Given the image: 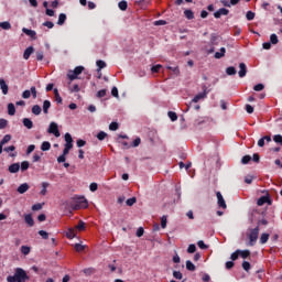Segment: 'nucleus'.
Masks as SVG:
<instances>
[{"mask_svg":"<svg viewBox=\"0 0 282 282\" xmlns=\"http://www.w3.org/2000/svg\"><path fill=\"white\" fill-rule=\"evenodd\" d=\"M7 281L8 282H25V281H30V276L28 275L25 270H23L22 268H17L14 275H9L7 278Z\"/></svg>","mask_w":282,"mask_h":282,"instance_id":"f257e3e1","label":"nucleus"},{"mask_svg":"<svg viewBox=\"0 0 282 282\" xmlns=\"http://www.w3.org/2000/svg\"><path fill=\"white\" fill-rule=\"evenodd\" d=\"M258 239H259V227H256L254 229H251L249 234V246H254Z\"/></svg>","mask_w":282,"mask_h":282,"instance_id":"f03ea898","label":"nucleus"},{"mask_svg":"<svg viewBox=\"0 0 282 282\" xmlns=\"http://www.w3.org/2000/svg\"><path fill=\"white\" fill-rule=\"evenodd\" d=\"M87 206H88L87 198H85L84 196H80L77 198L76 205L73 207V210H78L79 208H87Z\"/></svg>","mask_w":282,"mask_h":282,"instance_id":"7ed1b4c3","label":"nucleus"},{"mask_svg":"<svg viewBox=\"0 0 282 282\" xmlns=\"http://www.w3.org/2000/svg\"><path fill=\"white\" fill-rule=\"evenodd\" d=\"M47 133H53V135H55V138H61V131H58V123L51 122L50 127L47 129Z\"/></svg>","mask_w":282,"mask_h":282,"instance_id":"20e7f679","label":"nucleus"},{"mask_svg":"<svg viewBox=\"0 0 282 282\" xmlns=\"http://www.w3.org/2000/svg\"><path fill=\"white\" fill-rule=\"evenodd\" d=\"M216 197H217V204L219 208H223V210H226L228 208V205H226V199H224V195H221V192H217Z\"/></svg>","mask_w":282,"mask_h":282,"instance_id":"39448f33","label":"nucleus"},{"mask_svg":"<svg viewBox=\"0 0 282 282\" xmlns=\"http://www.w3.org/2000/svg\"><path fill=\"white\" fill-rule=\"evenodd\" d=\"M230 11L226 8H220L218 11L214 13L215 19H221V17H228Z\"/></svg>","mask_w":282,"mask_h":282,"instance_id":"423d86ee","label":"nucleus"},{"mask_svg":"<svg viewBox=\"0 0 282 282\" xmlns=\"http://www.w3.org/2000/svg\"><path fill=\"white\" fill-rule=\"evenodd\" d=\"M239 69H240L238 72L239 78H246V75L248 74V67L246 66V63H240Z\"/></svg>","mask_w":282,"mask_h":282,"instance_id":"0eeeda50","label":"nucleus"},{"mask_svg":"<svg viewBox=\"0 0 282 282\" xmlns=\"http://www.w3.org/2000/svg\"><path fill=\"white\" fill-rule=\"evenodd\" d=\"M17 191L20 195H23L24 193H28V191H30V185L28 183H23L18 187Z\"/></svg>","mask_w":282,"mask_h":282,"instance_id":"6e6552de","label":"nucleus"},{"mask_svg":"<svg viewBox=\"0 0 282 282\" xmlns=\"http://www.w3.org/2000/svg\"><path fill=\"white\" fill-rule=\"evenodd\" d=\"M221 41V37L215 33L210 35V45H219V42Z\"/></svg>","mask_w":282,"mask_h":282,"instance_id":"1a4fd4ad","label":"nucleus"},{"mask_svg":"<svg viewBox=\"0 0 282 282\" xmlns=\"http://www.w3.org/2000/svg\"><path fill=\"white\" fill-rule=\"evenodd\" d=\"M32 54H34V46H29L23 53L24 61H28Z\"/></svg>","mask_w":282,"mask_h":282,"instance_id":"9d476101","label":"nucleus"},{"mask_svg":"<svg viewBox=\"0 0 282 282\" xmlns=\"http://www.w3.org/2000/svg\"><path fill=\"white\" fill-rule=\"evenodd\" d=\"M22 32L26 34V36H30L31 39L36 40V31L23 28Z\"/></svg>","mask_w":282,"mask_h":282,"instance_id":"9b49d317","label":"nucleus"},{"mask_svg":"<svg viewBox=\"0 0 282 282\" xmlns=\"http://www.w3.org/2000/svg\"><path fill=\"white\" fill-rule=\"evenodd\" d=\"M0 89L3 94V96H8V84L6 83V79H0Z\"/></svg>","mask_w":282,"mask_h":282,"instance_id":"f8f14e48","label":"nucleus"},{"mask_svg":"<svg viewBox=\"0 0 282 282\" xmlns=\"http://www.w3.org/2000/svg\"><path fill=\"white\" fill-rule=\"evenodd\" d=\"M20 170H21V164L19 163H13L9 166V172L11 173H19Z\"/></svg>","mask_w":282,"mask_h":282,"instance_id":"ddd939ff","label":"nucleus"},{"mask_svg":"<svg viewBox=\"0 0 282 282\" xmlns=\"http://www.w3.org/2000/svg\"><path fill=\"white\" fill-rule=\"evenodd\" d=\"M22 124H23L26 129H33V127H34V122H32L30 118H24V119L22 120Z\"/></svg>","mask_w":282,"mask_h":282,"instance_id":"4468645a","label":"nucleus"},{"mask_svg":"<svg viewBox=\"0 0 282 282\" xmlns=\"http://www.w3.org/2000/svg\"><path fill=\"white\" fill-rule=\"evenodd\" d=\"M207 96V93L204 91V93H200L198 95H196L193 99H192V102H199V100H204V98H206Z\"/></svg>","mask_w":282,"mask_h":282,"instance_id":"2eb2a0df","label":"nucleus"},{"mask_svg":"<svg viewBox=\"0 0 282 282\" xmlns=\"http://www.w3.org/2000/svg\"><path fill=\"white\" fill-rule=\"evenodd\" d=\"M24 221L30 227L34 226V218H32V215H30V214L24 216Z\"/></svg>","mask_w":282,"mask_h":282,"instance_id":"dca6fc26","label":"nucleus"},{"mask_svg":"<svg viewBox=\"0 0 282 282\" xmlns=\"http://www.w3.org/2000/svg\"><path fill=\"white\" fill-rule=\"evenodd\" d=\"M227 76H236L237 75V68L235 66H229L226 68Z\"/></svg>","mask_w":282,"mask_h":282,"instance_id":"f3484780","label":"nucleus"},{"mask_svg":"<svg viewBox=\"0 0 282 282\" xmlns=\"http://www.w3.org/2000/svg\"><path fill=\"white\" fill-rule=\"evenodd\" d=\"M54 96H55V101L57 105H62L63 104V98L61 97V94H58V89L55 88L54 89Z\"/></svg>","mask_w":282,"mask_h":282,"instance_id":"a211bd4d","label":"nucleus"},{"mask_svg":"<svg viewBox=\"0 0 282 282\" xmlns=\"http://www.w3.org/2000/svg\"><path fill=\"white\" fill-rule=\"evenodd\" d=\"M214 56L215 58H218V59L224 58L226 56V47H221L220 52H216Z\"/></svg>","mask_w":282,"mask_h":282,"instance_id":"6ab92c4d","label":"nucleus"},{"mask_svg":"<svg viewBox=\"0 0 282 282\" xmlns=\"http://www.w3.org/2000/svg\"><path fill=\"white\" fill-rule=\"evenodd\" d=\"M31 111H32V113H33L34 116H41V111H42L41 106L34 105V106L32 107Z\"/></svg>","mask_w":282,"mask_h":282,"instance_id":"aec40b11","label":"nucleus"},{"mask_svg":"<svg viewBox=\"0 0 282 282\" xmlns=\"http://www.w3.org/2000/svg\"><path fill=\"white\" fill-rule=\"evenodd\" d=\"M65 21H67V15L65 13H61L58 17L57 25H64Z\"/></svg>","mask_w":282,"mask_h":282,"instance_id":"412c9836","label":"nucleus"},{"mask_svg":"<svg viewBox=\"0 0 282 282\" xmlns=\"http://www.w3.org/2000/svg\"><path fill=\"white\" fill-rule=\"evenodd\" d=\"M8 113L9 116H14L17 113V108L14 107V104L8 105Z\"/></svg>","mask_w":282,"mask_h":282,"instance_id":"4be33fe9","label":"nucleus"},{"mask_svg":"<svg viewBox=\"0 0 282 282\" xmlns=\"http://www.w3.org/2000/svg\"><path fill=\"white\" fill-rule=\"evenodd\" d=\"M51 107H52V102H50V100H44V102H43V111H44V113H47L50 111Z\"/></svg>","mask_w":282,"mask_h":282,"instance_id":"5701e85b","label":"nucleus"},{"mask_svg":"<svg viewBox=\"0 0 282 282\" xmlns=\"http://www.w3.org/2000/svg\"><path fill=\"white\" fill-rule=\"evenodd\" d=\"M66 237L68 239H74V237H76V230H74V228H68V230L66 232Z\"/></svg>","mask_w":282,"mask_h":282,"instance_id":"b1692460","label":"nucleus"},{"mask_svg":"<svg viewBox=\"0 0 282 282\" xmlns=\"http://www.w3.org/2000/svg\"><path fill=\"white\" fill-rule=\"evenodd\" d=\"M96 64L98 67L97 72H100V69H105V67H107V63H105V61H102V59L97 61Z\"/></svg>","mask_w":282,"mask_h":282,"instance_id":"393cba45","label":"nucleus"},{"mask_svg":"<svg viewBox=\"0 0 282 282\" xmlns=\"http://www.w3.org/2000/svg\"><path fill=\"white\" fill-rule=\"evenodd\" d=\"M50 149H52V144L47 141H44L41 145V150L42 151H50Z\"/></svg>","mask_w":282,"mask_h":282,"instance_id":"a878e982","label":"nucleus"},{"mask_svg":"<svg viewBox=\"0 0 282 282\" xmlns=\"http://www.w3.org/2000/svg\"><path fill=\"white\" fill-rule=\"evenodd\" d=\"M48 186H50V183H47V182L42 183L41 195H47V187Z\"/></svg>","mask_w":282,"mask_h":282,"instance_id":"bb28decb","label":"nucleus"},{"mask_svg":"<svg viewBox=\"0 0 282 282\" xmlns=\"http://www.w3.org/2000/svg\"><path fill=\"white\" fill-rule=\"evenodd\" d=\"M72 149H74V144H66L65 143V149L63 150V154L64 155H69V151H72Z\"/></svg>","mask_w":282,"mask_h":282,"instance_id":"cd10ccee","label":"nucleus"},{"mask_svg":"<svg viewBox=\"0 0 282 282\" xmlns=\"http://www.w3.org/2000/svg\"><path fill=\"white\" fill-rule=\"evenodd\" d=\"M0 28H2V30H11L12 29V24H10V22H8V21L0 22Z\"/></svg>","mask_w":282,"mask_h":282,"instance_id":"c85d7f7f","label":"nucleus"},{"mask_svg":"<svg viewBox=\"0 0 282 282\" xmlns=\"http://www.w3.org/2000/svg\"><path fill=\"white\" fill-rule=\"evenodd\" d=\"M186 270H189V272H195L196 270L195 264H193L191 260L186 261Z\"/></svg>","mask_w":282,"mask_h":282,"instance_id":"c756f323","label":"nucleus"},{"mask_svg":"<svg viewBox=\"0 0 282 282\" xmlns=\"http://www.w3.org/2000/svg\"><path fill=\"white\" fill-rule=\"evenodd\" d=\"M237 252H239L242 259H248V256L250 254V250H237Z\"/></svg>","mask_w":282,"mask_h":282,"instance_id":"7c9ffc66","label":"nucleus"},{"mask_svg":"<svg viewBox=\"0 0 282 282\" xmlns=\"http://www.w3.org/2000/svg\"><path fill=\"white\" fill-rule=\"evenodd\" d=\"M184 15L186 17V19H195V13H193V11L192 10H185L184 11Z\"/></svg>","mask_w":282,"mask_h":282,"instance_id":"2f4dec72","label":"nucleus"},{"mask_svg":"<svg viewBox=\"0 0 282 282\" xmlns=\"http://www.w3.org/2000/svg\"><path fill=\"white\" fill-rule=\"evenodd\" d=\"M10 140H12V135L6 134L3 137V139L0 141V144H2V145L8 144V142H10Z\"/></svg>","mask_w":282,"mask_h":282,"instance_id":"473e14b6","label":"nucleus"},{"mask_svg":"<svg viewBox=\"0 0 282 282\" xmlns=\"http://www.w3.org/2000/svg\"><path fill=\"white\" fill-rule=\"evenodd\" d=\"M166 69H171V72H173V74H175L176 76H180V67L178 66H166Z\"/></svg>","mask_w":282,"mask_h":282,"instance_id":"72a5a7b5","label":"nucleus"},{"mask_svg":"<svg viewBox=\"0 0 282 282\" xmlns=\"http://www.w3.org/2000/svg\"><path fill=\"white\" fill-rule=\"evenodd\" d=\"M268 239H270L269 234H262L260 237V243H268Z\"/></svg>","mask_w":282,"mask_h":282,"instance_id":"f704fd0d","label":"nucleus"},{"mask_svg":"<svg viewBox=\"0 0 282 282\" xmlns=\"http://www.w3.org/2000/svg\"><path fill=\"white\" fill-rule=\"evenodd\" d=\"M67 77L69 78V80H76L78 78V75H76L74 70H68Z\"/></svg>","mask_w":282,"mask_h":282,"instance_id":"c9c22d12","label":"nucleus"},{"mask_svg":"<svg viewBox=\"0 0 282 282\" xmlns=\"http://www.w3.org/2000/svg\"><path fill=\"white\" fill-rule=\"evenodd\" d=\"M65 142H66V144H74L73 142H74V139H72V134H69V132H67L66 134H65Z\"/></svg>","mask_w":282,"mask_h":282,"instance_id":"e433bc0d","label":"nucleus"},{"mask_svg":"<svg viewBox=\"0 0 282 282\" xmlns=\"http://www.w3.org/2000/svg\"><path fill=\"white\" fill-rule=\"evenodd\" d=\"M270 42L272 43V45H276V43H279V37L276 36V34H271L270 35Z\"/></svg>","mask_w":282,"mask_h":282,"instance_id":"4c0bfd02","label":"nucleus"},{"mask_svg":"<svg viewBox=\"0 0 282 282\" xmlns=\"http://www.w3.org/2000/svg\"><path fill=\"white\" fill-rule=\"evenodd\" d=\"M77 76H80V74H83V72H85V67L83 66H77L75 67V69L73 70Z\"/></svg>","mask_w":282,"mask_h":282,"instance_id":"58836bf2","label":"nucleus"},{"mask_svg":"<svg viewBox=\"0 0 282 282\" xmlns=\"http://www.w3.org/2000/svg\"><path fill=\"white\" fill-rule=\"evenodd\" d=\"M268 203V197L267 196H262L258 199L257 204L258 206H263V204Z\"/></svg>","mask_w":282,"mask_h":282,"instance_id":"ea45409f","label":"nucleus"},{"mask_svg":"<svg viewBox=\"0 0 282 282\" xmlns=\"http://www.w3.org/2000/svg\"><path fill=\"white\" fill-rule=\"evenodd\" d=\"M160 69H162V65H160V64L151 67L152 74H158V72H160Z\"/></svg>","mask_w":282,"mask_h":282,"instance_id":"a19ab883","label":"nucleus"},{"mask_svg":"<svg viewBox=\"0 0 282 282\" xmlns=\"http://www.w3.org/2000/svg\"><path fill=\"white\" fill-rule=\"evenodd\" d=\"M167 116L172 120V122H175V120H177V113H175L174 111H170Z\"/></svg>","mask_w":282,"mask_h":282,"instance_id":"79ce46f5","label":"nucleus"},{"mask_svg":"<svg viewBox=\"0 0 282 282\" xmlns=\"http://www.w3.org/2000/svg\"><path fill=\"white\" fill-rule=\"evenodd\" d=\"M28 169H30V162L23 161L21 163V171H28Z\"/></svg>","mask_w":282,"mask_h":282,"instance_id":"37998d69","label":"nucleus"},{"mask_svg":"<svg viewBox=\"0 0 282 282\" xmlns=\"http://www.w3.org/2000/svg\"><path fill=\"white\" fill-rule=\"evenodd\" d=\"M273 140H274V142H276V144H281V147H282V135L281 134H275L273 137Z\"/></svg>","mask_w":282,"mask_h":282,"instance_id":"c03bdc74","label":"nucleus"},{"mask_svg":"<svg viewBox=\"0 0 282 282\" xmlns=\"http://www.w3.org/2000/svg\"><path fill=\"white\" fill-rule=\"evenodd\" d=\"M74 248L77 252H83V250H85V246L80 243H75Z\"/></svg>","mask_w":282,"mask_h":282,"instance_id":"a18cd8bd","label":"nucleus"},{"mask_svg":"<svg viewBox=\"0 0 282 282\" xmlns=\"http://www.w3.org/2000/svg\"><path fill=\"white\" fill-rule=\"evenodd\" d=\"M107 96V89H101L97 93V98H105Z\"/></svg>","mask_w":282,"mask_h":282,"instance_id":"49530a36","label":"nucleus"},{"mask_svg":"<svg viewBox=\"0 0 282 282\" xmlns=\"http://www.w3.org/2000/svg\"><path fill=\"white\" fill-rule=\"evenodd\" d=\"M21 252H22V254H25V256L30 254V247L22 246L21 247Z\"/></svg>","mask_w":282,"mask_h":282,"instance_id":"de8ad7c7","label":"nucleus"},{"mask_svg":"<svg viewBox=\"0 0 282 282\" xmlns=\"http://www.w3.org/2000/svg\"><path fill=\"white\" fill-rule=\"evenodd\" d=\"M105 138H107V132H105V131H100L97 134V139L100 140V141L105 140Z\"/></svg>","mask_w":282,"mask_h":282,"instance_id":"09e8293b","label":"nucleus"},{"mask_svg":"<svg viewBox=\"0 0 282 282\" xmlns=\"http://www.w3.org/2000/svg\"><path fill=\"white\" fill-rule=\"evenodd\" d=\"M138 199L135 197L129 198L126 200L127 206H133Z\"/></svg>","mask_w":282,"mask_h":282,"instance_id":"8fccbe9b","label":"nucleus"},{"mask_svg":"<svg viewBox=\"0 0 282 282\" xmlns=\"http://www.w3.org/2000/svg\"><path fill=\"white\" fill-rule=\"evenodd\" d=\"M197 250V247L195 245H189L187 248V252L189 254H193Z\"/></svg>","mask_w":282,"mask_h":282,"instance_id":"3c124183","label":"nucleus"},{"mask_svg":"<svg viewBox=\"0 0 282 282\" xmlns=\"http://www.w3.org/2000/svg\"><path fill=\"white\" fill-rule=\"evenodd\" d=\"M39 235L43 238V239H50V234H47V231L45 230H40Z\"/></svg>","mask_w":282,"mask_h":282,"instance_id":"603ef678","label":"nucleus"},{"mask_svg":"<svg viewBox=\"0 0 282 282\" xmlns=\"http://www.w3.org/2000/svg\"><path fill=\"white\" fill-rule=\"evenodd\" d=\"M250 160H252V156H250V155H245V156L241 159V164H248V162H250Z\"/></svg>","mask_w":282,"mask_h":282,"instance_id":"864d4df0","label":"nucleus"},{"mask_svg":"<svg viewBox=\"0 0 282 282\" xmlns=\"http://www.w3.org/2000/svg\"><path fill=\"white\" fill-rule=\"evenodd\" d=\"M254 91H263L265 89V86L263 84H258L253 87Z\"/></svg>","mask_w":282,"mask_h":282,"instance_id":"5fc2aeb1","label":"nucleus"},{"mask_svg":"<svg viewBox=\"0 0 282 282\" xmlns=\"http://www.w3.org/2000/svg\"><path fill=\"white\" fill-rule=\"evenodd\" d=\"M75 228L76 230H85V221L80 220Z\"/></svg>","mask_w":282,"mask_h":282,"instance_id":"6e6d98bb","label":"nucleus"},{"mask_svg":"<svg viewBox=\"0 0 282 282\" xmlns=\"http://www.w3.org/2000/svg\"><path fill=\"white\" fill-rule=\"evenodd\" d=\"M109 129L110 131H118V122H111Z\"/></svg>","mask_w":282,"mask_h":282,"instance_id":"4d7b16f0","label":"nucleus"},{"mask_svg":"<svg viewBox=\"0 0 282 282\" xmlns=\"http://www.w3.org/2000/svg\"><path fill=\"white\" fill-rule=\"evenodd\" d=\"M246 17H247V20H248V21H252V20L254 19V12L248 11L247 14H246Z\"/></svg>","mask_w":282,"mask_h":282,"instance_id":"13d9d810","label":"nucleus"},{"mask_svg":"<svg viewBox=\"0 0 282 282\" xmlns=\"http://www.w3.org/2000/svg\"><path fill=\"white\" fill-rule=\"evenodd\" d=\"M242 268H243V270H245L246 272H249V270H250V262L243 261V262H242Z\"/></svg>","mask_w":282,"mask_h":282,"instance_id":"bf43d9fd","label":"nucleus"},{"mask_svg":"<svg viewBox=\"0 0 282 282\" xmlns=\"http://www.w3.org/2000/svg\"><path fill=\"white\" fill-rule=\"evenodd\" d=\"M6 127H8V120L0 119V129H6Z\"/></svg>","mask_w":282,"mask_h":282,"instance_id":"052dcab7","label":"nucleus"},{"mask_svg":"<svg viewBox=\"0 0 282 282\" xmlns=\"http://www.w3.org/2000/svg\"><path fill=\"white\" fill-rule=\"evenodd\" d=\"M173 276H174V279H178V280H182V272H180V271H174L173 272Z\"/></svg>","mask_w":282,"mask_h":282,"instance_id":"680f3d73","label":"nucleus"},{"mask_svg":"<svg viewBox=\"0 0 282 282\" xmlns=\"http://www.w3.org/2000/svg\"><path fill=\"white\" fill-rule=\"evenodd\" d=\"M35 56H36V61H43V51H37Z\"/></svg>","mask_w":282,"mask_h":282,"instance_id":"e2e57ef3","label":"nucleus"},{"mask_svg":"<svg viewBox=\"0 0 282 282\" xmlns=\"http://www.w3.org/2000/svg\"><path fill=\"white\" fill-rule=\"evenodd\" d=\"M111 96H113L115 98H119L118 88H117V87H112V89H111Z\"/></svg>","mask_w":282,"mask_h":282,"instance_id":"0e129e2a","label":"nucleus"},{"mask_svg":"<svg viewBox=\"0 0 282 282\" xmlns=\"http://www.w3.org/2000/svg\"><path fill=\"white\" fill-rule=\"evenodd\" d=\"M161 227L166 228V216L161 217Z\"/></svg>","mask_w":282,"mask_h":282,"instance_id":"69168bd1","label":"nucleus"},{"mask_svg":"<svg viewBox=\"0 0 282 282\" xmlns=\"http://www.w3.org/2000/svg\"><path fill=\"white\" fill-rule=\"evenodd\" d=\"M144 235V228L140 227L138 230H137V237H142Z\"/></svg>","mask_w":282,"mask_h":282,"instance_id":"338daca9","label":"nucleus"},{"mask_svg":"<svg viewBox=\"0 0 282 282\" xmlns=\"http://www.w3.org/2000/svg\"><path fill=\"white\" fill-rule=\"evenodd\" d=\"M119 8H120L121 10H127V1H121V2H119Z\"/></svg>","mask_w":282,"mask_h":282,"instance_id":"774afa93","label":"nucleus"}]
</instances>
